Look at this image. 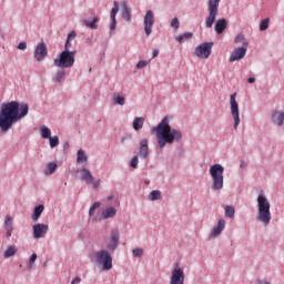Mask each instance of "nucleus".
<instances>
[{
    "instance_id": "nucleus-1",
    "label": "nucleus",
    "mask_w": 284,
    "mask_h": 284,
    "mask_svg": "<svg viewBox=\"0 0 284 284\" xmlns=\"http://www.w3.org/2000/svg\"><path fill=\"white\" fill-rule=\"evenodd\" d=\"M29 110L28 103L19 104L17 101L2 103L0 106V131L2 134L10 132L14 123L26 119Z\"/></svg>"
},
{
    "instance_id": "nucleus-2",
    "label": "nucleus",
    "mask_w": 284,
    "mask_h": 284,
    "mask_svg": "<svg viewBox=\"0 0 284 284\" xmlns=\"http://www.w3.org/2000/svg\"><path fill=\"white\" fill-rule=\"evenodd\" d=\"M170 121H172V116L166 115L152 129L158 141L159 150H165V145H174V143H181L183 141V132L172 128Z\"/></svg>"
},
{
    "instance_id": "nucleus-3",
    "label": "nucleus",
    "mask_w": 284,
    "mask_h": 284,
    "mask_svg": "<svg viewBox=\"0 0 284 284\" xmlns=\"http://www.w3.org/2000/svg\"><path fill=\"white\" fill-rule=\"evenodd\" d=\"M221 0H209L207 2V11L209 17L205 19V28H212L215 23V32L216 34H223L225 30H227V20L225 18L219 19L216 21V17L219 16V6Z\"/></svg>"
},
{
    "instance_id": "nucleus-4",
    "label": "nucleus",
    "mask_w": 284,
    "mask_h": 284,
    "mask_svg": "<svg viewBox=\"0 0 284 284\" xmlns=\"http://www.w3.org/2000/svg\"><path fill=\"white\" fill-rule=\"evenodd\" d=\"M257 203V214L256 220L260 221V223H263V225H270V221H272V212L270 211V207L272 205L270 204V200L267 196H265V192L261 191L256 197Z\"/></svg>"
},
{
    "instance_id": "nucleus-5",
    "label": "nucleus",
    "mask_w": 284,
    "mask_h": 284,
    "mask_svg": "<svg viewBox=\"0 0 284 284\" xmlns=\"http://www.w3.org/2000/svg\"><path fill=\"white\" fill-rule=\"evenodd\" d=\"M224 173L225 166L220 163L210 166L209 174L212 179L211 190H213V192H221V190H223L225 179L223 175Z\"/></svg>"
},
{
    "instance_id": "nucleus-6",
    "label": "nucleus",
    "mask_w": 284,
    "mask_h": 284,
    "mask_svg": "<svg viewBox=\"0 0 284 284\" xmlns=\"http://www.w3.org/2000/svg\"><path fill=\"white\" fill-rule=\"evenodd\" d=\"M78 179L83 181L87 185H90L92 190H99L101 187V179L94 178L92 171L85 166H81L77 170Z\"/></svg>"
},
{
    "instance_id": "nucleus-7",
    "label": "nucleus",
    "mask_w": 284,
    "mask_h": 284,
    "mask_svg": "<svg viewBox=\"0 0 284 284\" xmlns=\"http://www.w3.org/2000/svg\"><path fill=\"white\" fill-rule=\"evenodd\" d=\"M77 54V51H68L63 50L54 60L53 63L55 68L60 69H68L74 67V55Z\"/></svg>"
},
{
    "instance_id": "nucleus-8",
    "label": "nucleus",
    "mask_w": 284,
    "mask_h": 284,
    "mask_svg": "<svg viewBox=\"0 0 284 284\" xmlns=\"http://www.w3.org/2000/svg\"><path fill=\"white\" fill-rule=\"evenodd\" d=\"M94 261L98 267H101L104 272H110V270H112V253H110V251L104 248L97 251L94 253Z\"/></svg>"
},
{
    "instance_id": "nucleus-9",
    "label": "nucleus",
    "mask_w": 284,
    "mask_h": 284,
    "mask_svg": "<svg viewBox=\"0 0 284 284\" xmlns=\"http://www.w3.org/2000/svg\"><path fill=\"white\" fill-rule=\"evenodd\" d=\"M119 243H121V231L119 229H112L109 240L105 242L103 250L106 252H110L111 254H114L116 250H119Z\"/></svg>"
},
{
    "instance_id": "nucleus-10",
    "label": "nucleus",
    "mask_w": 284,
    "mask_h": 284,
    "mask_svg": "<svg viewBox=\"0 0 284 284\" xmlns=\"http://www.w3.org/2000/svg\"><path fill=\"white\" fill-rule=\"evenodd\" d=\"M212 48H214V42H202L195 48L193 54L197 57V59H210Z\"/></svg>"
},
{
    "instance_id": "nucleus-11",
    "label": "nucleus",
    "mask_w": 284,
    "mask_h": 284,
    "mask_svg": "<svg viewBox=\"0 0 284 284\" xmlns=\"http://www.w3.org/2000/svg\"><path fill=\"white\" fill-rule=\"evenodd\" d=\"M230 108L234 120L233 128L234 130H239V125H241V113L239 111V102H236V93H232L230 97Z\"/></svg>"
},
{
    "instance_id": "nucleus-12",
    "label": "nucleus",
    "mask_w": 284,
    "mask_h": 284,
    "mask_svg": "<svg viewBox=\"0 0 284 284\" xmlns=\"http://www.w3.org/2000/svg\"><path fill=\"white\" fill-rule=\"evenodd\" d=\"M48 57V44L45 42H39L33 50V59L36 61H43Z\"/></svg>"
},
{
    "instance_id": "nucleus-13",
    "label": "nucleus",
    "mask_w": 284,
    "mask_h": 284,
    "mask_svg": "<svg viewBox=\"0 0 284 284\" xmlns=\"http://www.w3.org/2000/svg\"><path fill=\"white\" fill-rule=\"evenodd\" d=\"M138 156L145 161L150 156V140L148 138H143L139 143Z\"/></svg>"
},
{
    "instance_id": "nucleus-14",
    "label": "nucleus",
    "mask_w": 284,
    "mask_h": 284,
    "mask_svg": "<svg viewBox=\"0 0 284 284\" xmlns=\"http://www.w3.org/2000/svg\"><path fill=\"white\" fill-rule=\"evenodd\" d=\"M169 284H185V273L183 268L176 266L172 273Z\"/></svg>"
},
{
    "instance_id": "nucleus-15",
    "label": "nucleus",
    "mask_w": 284,
    "mask_h": 284,
    "mask_svg": "<svg viewBox=\"0 0 284 284\" xmlns=\"http://www.w3.org/2000/svg\"><path fill=\"white\" fill-rule=\"evenodd\" d=\"M143 23H144L145 34L146 37H150V34H152V28L154 26V11L152 10L146 11Z\"/></svg>"
},
{
    "instance_id": "nucleus-16",
    "label": "nucleus",
    "mask_w": 284,
    "mask_h": 284,
    "mask_svg": "<svg viewBox=\"0 0 284 284\" xmlns=\"http://www.w3.org/2000/svg\"><path fill=\"white\" fill-rule=\"evenodd\" d=\"M32 230H33V239L39 240V239H43L45 234H48V230H50V226L48 224L37 223V224H33Z\"/></svg>"
},
{
    "instance_id": "nucleus-17",
    "label": "nucleus",
    "mask_w": 284,
    "mask_h": 284,
    "mask_svg": "<svg viewBox=\"0 0 284 284\" xmlns=\"http://www.w3.org/2000/svg\"><path fill=\"white\" fill-rule=\"evenodd\" d=\"M245 54H247V47H237L231 53L229 61L230 63H234V61H241V59H245Z\"/></svg>"
},
{
    "instance_id": "nucleus-18",
    "label": "nucleus",
    "mask_w": 284,
    "mask_h": 284,
    "mask_svg": "<svg viewBox=\"0 0 284 284\" xmlns=\"http://www.w3.org/2000/svg\"><path fill=\"white\" fill-rule=\"evenodd\" d=\"M271 121L276 128L284 126V112L281 110H274L271 113Z\"/></svg>"
},
{
    "instance_id": "nucleus-19",
    "label": "nucleus",
    "mask_w": 284,
    "mask_h": 284,
    "mask_svg": "<svg viewBox=\"0 0 284 284\" xmlns=\"http://www.w3.org/2000/svg\"><path fill=\"white\" fill-rule=\"evenodd\" d=\"M223 230H225V220L221 219L217 221L216 225L210 232L209 239L212 241L216 239V236H221V234L223 233Z\"/></svg>"
},
{
    "instance_id": "nucleus-20",
    "label": "nucleus",
    "mask_w": 284,
    "mask_h": 284,
    "mask_svg": "<svg viewBox=\"0 0 284 284\" xmlns=\"http://www.w3.org/2000/svg\"><path fill=\"white\" fill-rule=\"evenodd\" d=\"M116 14H119V2L114 1L113 8L111 9V12H110V19H111L110 30H111V32L116 30Z\"/></svg>"
},
{
    "instance_id": "nucleus-21",
    "label": "nucleus",
    "mask_w": 284,
    "mask_h": 284,
    "mask_svg": "<svg viewBox=\"0 0 284 284\" xmlns=\"http://www.w3.org/2000/svg\"><path fill=\"white\" fill-rule=\"evenodd\" d=\"M52 83L55 85L61 84L63 81H65V69L59 68L51 77Z\"/></svg>"
},
{
    "instance_id": "nucleus-22",
    "label": "nucleus",
    "mask_w": 284,
    "mask_h": 284,
    "mask_svg": "<svg viewBox=\"0 0 284 284\" xmlns=\"http://www.w3.org/2000/svg\"><path fill=\"white\" fill-rule=\"evenodd\" d=\"M116 216V207L110 206L106 210L102 211L101 220L105 221L108 219H114Z\"/></svg>"
},
{
    "instance_id": "nucleus-23",
    "label": "nucleus",
    "mask_w": 284,
    "mask_h": 284,
    "mask_svg": "<svg viewBox=\"0 0 284 284\" xmlns=\"http://www.w3.org/2000/svg\"><path fill=\"white\" fill-rule=\"evenodd\" d=\"M77 163L78 165H88V154L83 149H79L77 153Z\"/></svg>"
},
{
    "instance_id": "nucleus-24",
    "label": "nucleus",
    "mask_w": 284,
    "mask_h": 284,
    "mask_svg": "<svg viewBox=\"0 0 284 284\" xmlns=\"http://www.w3.org/2000/svg\"><path fill=\"white\" fill-rule=\"evenodd\" d=\"M43 210H45L43 204L34 206L33 214L31 216L32 221H39V219H41V214H43Z\"/></svg>"
},
{
    "instance_id": "nucleus-25",
    "label": "nucleus",
    "mask_w": 284,
    "mask_h": 284,
    "mask_svg": "<svg viewBox=\"0 0 284 284\" xmlns=\"http://www.w3.org/2000/svg\"><path fill=\"white\" fill-rule=\"evenodd\" d=\"M122 19H124V21H128V23L132 21V11L130 10V7H128L126 3L122 4Z\"/></svg>"
},
{
    "instance_id": "nucleus-26",
    "label": "nucleus",
    "mask_w": 284,
    "mask_h": 284,
    "mask_svg": "<svg viewBox=\"0 0 284 284\" xmlns=\"http://www.w3.org/2000/svg\"><path fill=\"white\" fill-rule=\"evenodd\" d=\"M145 123V118L143 116H138L133 120V130L135 132H139V130H143V125Z\"/></svg>"
},
{
    "instance_id": "nucleus-27",
    "label": "nucleus",
    "mask_w": 284,
    "mask_h": 284,
    "mask_svg": "<svg viewBox=\"0 0 284 284\" xmlns=\"http://www.w3.org/2000/svg\"><path fill=\"white\" fill-rule=\"evenodd\" d=\"M98 21H99V18L93 17L91 20H82V26H85L91 30H97V28H99V26H97Z\"/></svg>"
},
{
    "instance_id": "nucleus-28",
    "label": "nucleus",
    "mask_w": 284,
    "mask_h": 284,
    "mask_svg": "<svg viewBox=\"0 0 284 284\" xmlns=\"http://www.w3.org/2000/svg\"><path fill=\"white\" fill-rule=\"evenodd\" d=\"M192 37H194V33L193 32H184L180 36H176L175 37V41L178 43H183V41H190V39H192Z\"/></svg>"
},
{
    "instance_id": "nucleus-29",
    "label": "nucleus",
    "mask_w": 284,
    "mask_h": 284,
    "mask_svg": "<svg viewBox=\"0 0 284 284\" xmlns=\"http://www.w3.org/2000/svg\"><path fill=\"white\" fill-rule=\"evenodd\" d=\"M40 135L42 139H50L52 136V131L47 125H40Z\"/></svg>"
},
{
    "instance_id": "nucleus-30",
    "label": "nucleus",
    "mask_w": 284,
    "mask_h": 284,
    "mask_svg": "<svg viewBox=\"0 0 284 284\" xmlns=\"http://www.w3.org/2000/svg\"><path fill=\"white\" fill-rule=\"evenodd\" d=\"M234 43H241L243 44V48H247L250 45V42H247V39H245V36H243V33H239L234 38Z\"/></svg>"
},
{
    "instance_id": "nucleus-31",
    "label": "nucleus",
    "mask_w": 284,
    "mask_h": 284,
    "mask_svg": "<svg viewBox=\"0 0 284 284\" xmlns=\"http://www.w3.org/2000/svg\"><path fill=\"white\" fill-rule=\"evenodd\" d=\"M54 172H57V163L49 162L47 164V169L44 170L45 176H50V175L54 174Z\"/></svg>"
},
{
    "instance_id": "nucleus-32",
    "label": "nucleus",
    "mask_w": 284,
    "mask_h": 284,
    "mask_svg": "<svg viewBox=\"0 0 284 284\" xmlns=\"http://www.w3.org/2000/svg\"><path fill=\"white\" fill-rule=\"evenodd\" d=\"M17 255V247L16 246H8L7 250L3 253L4 258H12V256Z\"/></svg>"
},
{
    "instance_id": "nucleus-33",
    "label": "nucleus",
    "mask_w": 284,
    "mask_h": 284,
    "mask_svg": "<svg viewBox=\"0 0 284 284\" xmlns=\"http://www.w3.org/2000/svg\"><path fill=\"white\" fill-rule=\"evenodd\" d=\"M225 216L227 219H234V214H236V209L233 205H226L224 207Z\"/></svg>"
},
{
    "instance_id": "nucleus-34",
    "label": "nucleus",
    "mask_w": 284,
    "mask_h": 284,
    "mask_svg": "<svg viewBox=\"0 0 284 284\" xmlns=\"http://www.w3.org/2000/svg\"><path fill=\"white\" fill-rule=\"evenodd\" d=\"M161 196L160 190H153L149 194V201H161Z\"/></svg>"
},
{
    "instance_id": "nucleus-35",
    "label": "nucleus",
    "mask_w": 284,
    "mask_h": 284,
    "mask_svg": "<svg viewBox=\"0 0 284 284\" xmlns=\"http://www.w3.org/2000/svg\"><path fill=\"white\" fill-rule=\"evenodd\" d=\"M49 145L51 149L59 148V138L57 135H51L49 138Z\"/></svg>"
},
{
    "instance_id": "nucleus-36",
    "label": "nucleus",
    "mask_w": 284,
    "mask_h": 284,
    "mask_svg": "<svg viewBox=\"0 0 284 284\" xmlns=\"http://www.w3.org/2000/svg\"><path fill=\"white\" fill-rule=\"evenodd\" d=\"M129 165H130V168H132V170H138L139 169V155H134L133 158H131Z\"/></svg>"
},
{
    "instance_id": "nucleus-37",
    "label": "nucleus",
    "mask_w": 284,
    "mask_h": 284,
    "mask_svg": "<svg viewBox=\"0 0 284 284\" xmlns=\"http://www.w3.org/2000/svg\"><path fill=\"white\" fill-rule=\"evenodd\" d=\"M101 207V202H94L89 209V216H94V212Z\"/></svg>"
},
{
    "instance_id": "nucleus-38",
    "label": "nucleus",
    "mask_w": 284,
    "mask_h": 284,
    "mask_svg": "<svg viewBox=\"0 0 284 284\" xmlns=\"http://www.w3.org/2000/svg\"><path fill=\"white\" fill-rule=\"evenodd\" d=\"M270 28V18L263 19L260 23V30L261 32H265Z\"/></svg>"
},
{
    "instance_id": "nucleus-39",
    "label": "nucleus",
    "mask_w": 284,
    "mask_h": 284,
    "mask_svg": "<svg viewBox=\"0 0 284 284\" xmlns=\"http://www.w3.org/2000/svg\"><path fill=\"white\" fill-rule=\"evenodd\" d=\"M4 230H13V227H12V216H10V215L4 216Z\"/></svg>"
},
{
    "instance_id": "nucleus-40",
    "label": "nucleus",
    "mask_w": 284,
    "mask_h": 284,
    "mask_svg": "<svg viewBox=\"0 0 284 284\" xmlns=\"http://www.w3.org/2000/svg\"><path fill=\"white\" fill-rule=\"evenodd\" d=\"M113 103L115 105H125V98L123 95H115Z\"/></svg>"
},
{
    "instance_id": "nucleus-41",
    "label": "nucleus",
    "mask_w": 284,
    "mask_h": 284,
    "mask_svg": "<svg viewBox=\"0 0 284 284\" xmlns=\"http://www.w3.org/2000/svg\"><path fill=\"white\" fill-rule=\"evenodd\" d=\"M149 64H150V60H149V61H146V60H141V61H139V62L136 63L135 68H136L138 70H143V68H145V67L149 65Z\"/></svg>"
},
{
    "instance_id": "nucleus-42",
    "label": "nucleus",
    "mask_w": 284,
    "mask_h": 284,
    "mask_svg": "<svg viewBox=\"0 0 284 284\" xmlns=\"http://www.w3.org/2000/svg\"><path fill=\"white\" fill-rule=\"evenodd\" d=\"M132 254L133 256H135V258H141V256H143V248L141 247L134 248L132 251Z\"/></svg>"
},
{
    "instance_id": "nucleus-43",
    "label": "nucleus",
    "mask_w": 284,
    "mask_h": 284,
    "mask_svg": "<svg viewBox=\"0 0 284 284\" xmlns=\"http://www.w3.org/2000/svg\"><path fill=\"white\" fill-rule=\"evenodd\" d=\"M181 26V22L179 21V18H173L171 21V28H174V30H179Z\"/></svg>"
},
{
    "instance_id": "nucleus-44",
    "label": "nucleus",
    "mask_w": 284,
    "mask_h": 284,
    "mask_svg": "<svg viewBox=\"0 0 284 284\" xmlns=\"http://www.w3.org/2000/svg\"><path fill=\"white\" fill-rule=\"evenodd\" d=\"M34 263H37V253H33L30 256V260H29V267H30V270H32V267H34Z\"/></svg>"
},
{
    "instance_id": "nucleus-45",
    "label": "nucleus",
    "mask_w": 284,
    "mask_h": 284,
    "mask_svg": "<svg viewBox=\"0 0 284 284\" xmlns=\"http://www.w3.org/2000/svg\"><path fill=\"white\" fill-rule=\"evenodd\" d=\"M77 37V31H71L68 34L67 41H73Z\"/></svg>"
},
{
    "instance_id": "nucleus-46",
    "label": "nucleus",
    "mask_w": 284,
    "mask_h": 284,
    "mask_svg": "<svg viewBox=\"0 0 284 284\" xmlns=\"http://www.w3.org/2000/svg\"><path fill=\"white\" fill-rule=\"evenodd\" d=\"M28 49V44L26 43V41H22L18 44V50H27Z\"/></svg>"
},
{
    "instance_id": "nucleus-47",
    "label": "nucleus",
    "mask_w": 284,
    "mask_h": 284,
    "mask_svg": "<svg viewBox=\"0 0 284 284\" xmlns=\"http://www.w3.org/2000/svg\"><path fill=\"white\" fill-rule=\"evenodd\" d=\"M70 48H72V42L70 40H67L64 44V50H67V52H70Z\"/></svg>"
},
{
    "instance_id": "nucleus-48",
    "label": "nucleus",
    "mask_w": 284,
    "mask_h": 284,
    "mask_svg": "<svg viewBox=\"0 0 284 284\" xmlns=\"http://www.w3.org/2000/svg\"><path fill=\"white\" fill-rule=\"evenodd\" d=\"M126 141H132V135L131 134H128V135H124L122 139H121V143H125Z\"/></svg>"
},
{
    "instance_id": "nucleus-49",
    "label": "nucleus",
    "mask_w": 284,
    "mask_h": 284,
    "mask_svg": "<svg viewBox=\"0 0 284 284\" xmlns=\"http://www.w3.org/2000/svg\"><path fill=\"white\" fill-rule=\"evenodd\" d=\"M255 284H270V282L267 280L257 278Z\"/></svg>"
},
{
    "instance_id": "nucleus-50",
    "label": "nucleus",
    "mask_w": 284,
    "mask_h": 284,
    "mask_svg": "<svg viewBox=\"0 0 284 284\" xmlns=\"http://www.w3.org/2000/svg\"><path fill=\"white\" fill-rule=\"evenodd\" d=\"M14 229H6V236L7 239H10V236H12V232H13Z\"/></svg>"
},
{
    "instance_id": "nucleus-51",
    "label": "nucleus",
    "mask_w": 284,
    "mask_h": 284,
    "mask_svg": "<svg viewBox=\"0 0 284 284\" xmlns=\"http://www.w3.org/2000/svg\"><path fill=\"white\" fill-rule=\"evenodd\" d=\"M240 168H241L242 170H245V168H247V162H246L245 160H242V161L240 162Z\"/></svg>"
},
{
    "instance_id": "nucleus-52",
    "label": "nucleus",
    "mask_w": 284,
    "mask_h": 284,
    "mask_svg": "<svg viewBox=\"0 0 284 284\" xmlns=\"http://www.w3.org/2000/svg\"><path fill=\"white\" fill-rule=\"evenodd\" d=\"M81 283V277H74L72 281H71V284H80Z\"/></svg>"
},
{
    "instance_id": "nucleus-53",
    "label": "nucleus",
    "mask_w": 284,
    "mask_h": 284,
    "mask_svg": "<svg viewBox=\"0 0 284 284\" xmlns=\"http://www.w3.org/2000/svg\"><path fill=\"white\" fill-rule=\"evenodd\" d=\"M156 57H159V49L153 50L152 59H156Z\"/></svg>"
},
{
    "instance_id": "nucleus-54",
    "label": "nucleus",
    "mask_w": 284,
    "mask_h": 284,
    "mask_svg": "<svg viewBox=\"0 0 284 284\" xmlns=\"http://www.w3.org/2000/svg\"><path fill=\"white\" fill-rule=\"evenodd\" d=\"M247 83H256V78H247Z\"/></svg>"
},
{
    "instance_id": "nucleus-55",
    "label": "nucleus",
    "mask_w": 284,
    "mask_h": 284,
    "mask_svg": "<svg viewBox=\"0 0 284 284\" xmlns=\"http://www.w3.org/2000/svg\"><path fill=\"white\" fill-rule=\"evenodd\" d=\"M114 197L112 195L108 196V201H112Z\"/></svg>"
}]
</instances>
